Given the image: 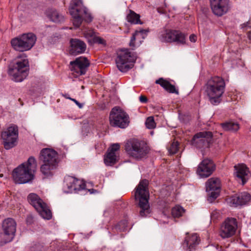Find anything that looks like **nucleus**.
Returning <instances> with one entry per match:
<instances>
[{"instance_id": "f257e3e1", "label": "nucleus", "mask_w": 251, "mask_h": 251, "mask_svg": "<svg viewBox=\"0 0 251 251\" xmlns=\"http://www.w3.org/2000/svg\"><path fill=\"white\" fill-rule=\"evenodd\" d=\"M225 87V82L222 77L211 76L206 80L203 86L204 95L212 104L217 105L221 102Z\"/></svg>"}, {"instance_id": "f03ea898", "label": "nucleus", "mask_w": 251, "mask_h": 251, "mask_svg": "<svg viewBox=\"0 0 251 251\" xmlns=\"http://www.w3.org/2000/svg\"><path fill=\"white\" fill-rule=\"evenodd\" d=\"M36 167L35 159L33 157H30L27 162L22 163L13 170L12 176L14 182L23 184L32 180Z\"/></svg>"}, {"instance_id": "7ed1b4c3", "label": "nucleus", "mask_w": 251, "mask_h": 251, "mask_svg": "<svg viewBox=\"0 0 251 251\" xmlns=\"http://www.w3.org/2000/svg\"><path fill=\"white\" fill-rule=\"evenodd\" d=\"M69 12L72 16L73 25L78 27L82 21L92 22L93 18L87 8L84 6L82 0H72L69 7Z\"/></svg>"}, {"instance_id": "20e7f679", "label": "nucleus", "mask_w": 251, "mask_h": 251, "mask_svg": "<svg viewBox=\"0 0 251 251\" xmlns=\"http://www.w3.org/2000/svg\"><path fill=\"white\" fill-rule=\"evenodd\" d=\"M148 181L143 179L140 181L135 192V198L139 201V206L140 208V216L146 217L151 213L149 204V193L148 190Z\"/></svg>"}, {"instance_id": "39448f33", "label": "nucleus", "mask_w": 251, "mask_h": 251, "mask_svg": "<svg viewBox=\"0 0 251 251\" xmlns=\"http://www.w3.org/2000/svg\"><path fill=\"white\" fill-rule=\"evenodd\" d=\"M125 150L130 157L139 160L146 157L150 148L144 141L130 139L126 143Z\"/></svg>"}, {"instance_id": "423d86ee", "label": "nucleus", "mask_w": 251, "mask_h": 251, "mask_svg": "<svg viewBox=\"0 0 251 251\" xmlns=\"http://www.w3.org/2000/svg\"><path fill=\"white\" fill-rule=\"evenodd\" d=\"M28 61L26 57H18L12 66L9 67L8 74L15 82H21L28 75Z\"/></svg>"}, {"instance_id": "0eeeda50", "label": "nucleus", "mask_w": 251, "mask_h": 251, "mask_svg": "<svg viewBox=\"0 0 251 251\" xmlns=\"http://www.w3.org/2000/svg\"><path fill=\"white\" fill-rule=\"evenodd\" d=\"M36 41L35 35L28 33L12 39L11 44L15 50L23 52L30 50L34 45Z\"/></svg>"}, {"instance_id": "6e6552de", "label": "nucleus", "mask_w": 251, "mask_h": 251, "mask_svg": "<svg viewBox=\"0 0 251 251\" xmlns=\"http://www.w3.org/2000/svg\"><path fill=\"white\" fill-rule=\"evenodd\" d=\"M19 129L17 125L11 124L5 130L1 132V138L3 140L4 148L9 150L14 147L17 142Z\"/></svg>"}, {"instance_id": "1a4fd4ad", "label": "nucleus", "mask_w": 251, "mask_h": 251, "mask_svg": "<svg viewBox=\"0 0 251 251\" xmlns=\"http://www.w3.org/2000/svg\"><path fill=\"white\" fill-rule=\"evenodd\" d=\"M27 200L44 219L50 220L52 218L51 212L47 204L37 194H29L27 196Z\"/></svg>"}, {"instance_id": "9d476101", "label": "nucleus", "mask_w": 251, "mask_h": 251, "mask_svg": "<svg viewBox=\"0 0 251 251\" xmlns=\"http://www.w3.org/2000/svg\"><path fill=\"white\" fill-rule=\"evenodd\" d=\"M109 122L112 126L125 128L128 124V115L119 107H115L110 113Z\"/></svg>"}, {"instance_id": "9b49d317", "label": "nucleus", "mask_w": 251, "mask_h": 251, "mask_svg": "<svg viewBox=\"0 0 251 251\" xmlns=\"http://www.w3.org/2000/svg\"><path fill=\"white\" fill-rule=\"evenodd\" d=\"M86 184L81 180L70 176L64 177L63 190L65 193H78L85 188Z\"/></svg>"}, {"instance_id": "f8f14e48", "label": "nucleus", "mask_w": 251, "mask_h": 251, "mask_svg": "<svg viewBox=\"0 0 251 251\" xmlns=\"http://www.w3.org/2000/svg\"><path fill=\"white\" fill-rule=\"evenodd\" d=\"M90 66L88 59L83 56H80L71 61L69 69L75 77L86 74L88 68Z\"/></svg>"}, {"instance_id": "ddd939ff", "label": "nucleus", "mask_w": 251, "mask_h": 251, "mask_svg": "<svg viewBox=\"0 0 251 251\" xmlns=\"http://www.w3.org/2000/svg\"><path fill=\"white\" fill-rule=\"evenodd\" d=\"M133 58L131 52L126 50H121L118 53L116 58V64L118 69L122 72H126L132 67Z\"/></svg>"}, {"instance_id": "4468645a", "label": "nucleus", "mask_w": 251, "mask_h": 251, "mask_svg": "<svg viewBox=\"0 0 251 251\" xmlns=\"http://www.w3.org/2000/svg\"><path fill=\"white\" fill-rule=\"evenodd\" d=\"M159 38L164 42H176L180 44H184L186 35L179 30H165L161 32Z\"/></svg>"}, {"instance_id": "2eb2a0df", "label": "nucleus", "mask_w": 251, "mask_h": 251, "mask_svg": "<svg viewBox=\"0 0 251 251\" xmlns=\"http://www.w3.org/2000/svg\"><path fill=\"white\" fill-rule=\"evenodd\" d=\"M212 137L213 134L211 131L200 132L193 136L191 143L197 148H207L212 141Z\"/></svg>"}, {"instance_id": "dca6fc26", "label": "nucleus", "mask_w": 251, "mask_h": 251, "mask_svg": "<svg viewBox=\"0 0 251 251\" xmlns=\"http://www.w3.org/2000/svg\"><path fill=\"white\" fill-rule=\"evenodd\" d=\"M237 227L236 219L234 218H227L221 226L220 236L223 238H229L235 234Z\"/></svg>"}, {"instance_id": "f3484780", "label": "nucleus", "mask_w": 251, "mask_h": 251, "mask_svg": "<svg viewBox=\"0 0 251 251\" xmlns=\"http://www.w3.org/2000/svg\"><path fill=\"white\" fill-rule=\"evenodd\" d=\"M213 13L218 16H222L229 10L228 0H210Z\"/></svg>"}, {"instance_id": "a211bd4d", "label": "nucleus", "mask_w": 251, "mask_h": 251, "mask_svg": "<svg viewBox=\"0 0 251 251\" xmlns=\"http://www.w3.org/2000/svg\"><path fill=\"white\" fill-rule=\"evenodd\" d=\"M215 170L213 162L209 159H205L199 165L197 171L198 175L201 177L210 176Z\"/></svg>"}, {"instance_id": "6ab92c4d", "label": "nucleus", "mask_w": 251, "mask_h": 251, "mask_svg": "<svg viewBox=\"0 0 251 251\" xmlns=\"http://www.w3.org/2000/svg\"><path fill=\"white\" fill-rule=\"evenodd\" d=\"M57 158V153L52 149H43L40 152V159L44 163L58 165Z\"/></svg>"}, {"instance_id": "aec40b11", "label": "nucleus", "mask_w": 251, "mask_h": 251, "mask_svg": "<svg viewBox=\"0 0 251 251\" xmlns=\"http://www.w3.org/2000/svg\"><path fill=\"white\" fill-rule=\"evenodd\" d=\"M250 200L251 195L247 192H243L228 198L226 199V201L230 206L237 207L245 204Z\"/></svg>"}, {"instance_id": "412c9836", "label": "nucleus", "mask_w": 251, "mask_h": 251, "mask_svg": "<svg viewBox=\"0 0 251 251\" xmlns=\"http://www.w3.org/2000/svg\"><path fill=\"white\" fill-rule=\"evenodd\" d=\"M234 175L236 180L244 185L249 178L250 171L247 166L240 164L234 166Z\"/></svg>"}, {"instance_id": "4be33fe9", "label": "nucleus", "mask_w": 251, "mask_h": 251, "mask_svg": "<svg viewBox=\"0 0 251 251\" xmlns=\"http://www.w3.org/2000/svg\"><path fill=\"white\" fill-rule=\"evenodd\" d=\"M206 191L210 192V197L216 199L219 195V190L221 188V181L219 178L212 177L209 179L206 183Z\"/></svg>"}, {"instance_id": "5701e85b", "label": "nucleus", "mask_w": 251, "mask_h": 251, "mask_svg": "<svg viewBox=\"0 0 251 251\" xmlns=\"http://www.w3.org/2000/svg\"><path fill=\"white\" fill-rule=\"evenodd\" d=\"M69 53L73 55H76L85 52L86 49L85 43L78 39H72L70 40Z\"/></svg>"}, {"instance_id": "b1692460", "label": "nucleus", "mask_w": 251, "mask_h": 251, "mask_svg": "<svg viewBox=\"0 0 251 251\" xmlns=\"http://www.w3.org/2000/svg\"><path fill=\"white\" fill-rule=\"evenodd\" d=\"M2 228L4 234L9 236V241H11L16 230V223L14 220L10 218L5 219L2 223Z\"/></svg>"}, {"instance_id": "393cba45", "label": "nucleus", "mask_w": 251, "mask_h": 251, "mask_svg": "<svg viewBox=\"0 0 251 251\" xmlns=\"http://www.w3.org/2000/svg\"><path fill=\"white\" fill-rule=\"evenodd\" d=\"M200 237L197 233L189 234L187 233L183 243V247L186 248L188 251H192L195 250L196 247L199 244Z\"/></svg>"}, {"instance_id": "a878e982", "label": "nucleus", "mask_w": 251, "mask_h": 251, "mask_svg": "<svg viewBox=\"0 0 251 251\" xmlns=\"http://www.w3.org/2000/svg\"><path fill=\"white\" fill-rule=\"evenodd\" d=\"M147 32L144 29L136 31L131 38L129 46L131 47L139 46L146 37Z\"/></svg>"}, {"instance_id": "bb28decb", "label": "nucleus", "mask_w": 251, "mask_h": 251, "mask_svg": "<svg viewBox=\"0 0 251 251\" xmlns=\"http://www.w3.org/2000/svg\"><path fill=\"white\" fill-rule=\"evenodd\" d=\"M156 84H159L161 87L165 89L168 92L171 93H178L176 90L175 86L170 83V82L163 78H160L155 81Z\"/></svg>"}, {"instance_id": "cd10ccee", "label": "nucleus", "mask_w": 251, "mask_h": 251, "mask_svg": "<svg viewBox=\"0 0 251 251\" xmlns=\"http://www.w3.org/2000/svg\"><path fill=\"white\" fill-rule=\"evenodd\" d=\"M57 167V165H52L44 163L40 168V170L45 177H49L53 176V171Z\"/></svg>"}, {"instance_id": "c85d7f7f", "label": "nucleus", "mask_w": 251, "mask_h": 251, "mask_svg": "<svg viewBox=\"0 0 251 251\" xmlns=\"http://www.w3.org/2000/svg\"><path fill=\"white\" fill-rule=\"evenodd\" d=\"M46 14L50 20L54 22H61L64 20V17L55 10L49 9L46 12Z\"/></svg>"}, {"instance_id": "c756f323", "label": "nucleus", "mask_w": 251, "mask_h": 251, "mask_svg": "<svg viewBox=\"0 0 251 251\" xmlns=\"http://www.w3.org/2000/svg\"><path fill=\"white\" fill-rule=\"evenodd\" d=\"M118 161L117 156L114 152H108L104 156V162L107 166H112Z\"/></svg>"}, {"instance_id": "7c9ffc66", "label": "nucleus", "mask_w": 251, "mask_h": 251, "mask_svg": "<svg viewBox=\"0 0 251 251\" xmlns=\"http://www.w3.org/2000/svg\"><path fill=\"white\" fill-rule=\"evenodd\" d=\"M140 16L139 14H137L133 11L130 10L129 14H128L126 16V20L128 22L131 24H142V23L140 20Z\"/></svg>"}, {"instance_id": "2f4dec72", "label": "nucleus", "mask_w": 251, "mask_h": 251, "mask_svg": "<svg viewBox=\"0 0 251 251\" xmlns=\"http://www.w3.org/2000/svg\"><path fill=\"white\" fill-rule=\"evenodd\" d=\"M221 125L226 131H236L239 128V125L237 123L230 121L222 123Z\"/></svg>"}, {"instance_id": "473e14b6", "label": "nucleus", "mask_w": 251, "mask_h": 251, "mask_svg": "<svg viewBox=\"0 0 251 251\" xmlns=\"http://www.w3.org/2000/svg\"><path fill=\"white\" fill-rule=\"evenodd\" d=\"M128 225L127 220L124 219L121 221L119 223L113 227L112 229L114 232L125 231L127 228Z\"/></svg>"}, {"instance_id": "72a5a7b5", "label": "nucleus", "mask_w": 251, "mask_h": 251, "mask_svg": "<svg viewBox=\"0 0 251 251\" xmlns=\"http://www.w3.org/2000/svg\"><path fill=\"white\" fill-rule=\"evenodd\" d=\"M184 209L179 205H176L172 209V216L175 218H179L184 213Z\"/></svg>"}, {"instance_id": "f704fd0d", "label": "nucleus", "mask_w": 251, "mask_h": 251, "mask_svg": "<svg viewBox=\"0 0 251 251\" xmlns=\"http://www.w3.org/2000/svg\"><path fill=\"white\" fill-rule=\"evenodd\" d=\"M222 218L221 213L217 210H214L211 213V219L213 222H217Z\"/></svg>"}, {"instance_id": "c9c22d12", "label": "nucleus", "mask_w": 251, "mask_h": 251, "mask_svg": "<svg viewBox=\"0 0 251 251\" xmlns=\"http://www.w3.org/2000/svg\"><path fill=\"white\" fill-rule=\"evenodd\" d=\"M145 124L146 127L149 129H153L156 126V124L154 122V118L151 116L147 118Z\"/></svg>"}, {"instance_id": "e433bc0d", "label": "nucleus", "mask_w": 251, "mask_h": 251, "mask_svg": "<svg viewBox=\"0 0 251 251\" xmlns=\"http://www.w3.org/2000/svg\"><path fill=\"white\" fill-rule=\"evenodd\" d=\"M178 143L177 141H174L168 148V151L171 154H175L178 150Z\"/></svg>"}, {"instance_id": "4c0bfd02", "label": "nucleus", "mask_w": 251, "mask_h": 251, "mask_svg": "<svg viewBox=\"0 0 251 251\" xmlns=\"http://www.w3.org/2000/svg\"><path fill=\"white\" fill-rule=\"evenodd\" d=\"M95 33V32L92 29H87L84 31V36L88 39L91 38L92 41L96 36Z\"/></svg>"}, {"instance_id": "58836bf2", "label": "nucleus", "mask_w": 251, "mask_h": 251, "mask_svg": "<svg viewBox=\"0 0 251 251\" xmlns=\"http://www.w3.org/2000/svg\"><path fill=\"white\" fill-rule=\"evenodd\" d=\"M120 149V145L118 143L114 144L111 146L109 149L108 150V152H114L116 153V152L119 150Z\"/></svg>"}, {"instance_id": "ea45409f", "label": "nucleus", "mask_w": 251, "mask_h": 251, "mask_svg": "<svg viewBox=\"0 0 251 251\" xmlns=\"http://www.w3.org/2000/svg\"><path fill=\"white\" fill-rule=\"evenodd\" d=\"M89 41L91 42L92 43H98L100 44H103L104 43V40L102 38L96 36L94 37V39L92 41L90 40Z\"/></svg>"}, {"instance_id": "a19ab883", "label": "nucleus", "mask_w": 251, "mask_h": 251, "mask_svg": "<svg viewBox=\"0 0 251 251\" xmlns=\"http://www.w3.org/2000/svg\"><path fill=\"white\" fill-rule=\"evenodd\" d=\"M66 99H69L72 101H74L79 108H81L82 107V104L79 103L77 100L75 99L71 98L70 97H66Z\"/></svg>"}, {"instance_id": "79ce46f5", "label": "nucleus", "mask_w": 251, "mask_h": 251, "mask_svg": "<svg viewBox=\"0 0 251 251\" xmlns=\"http://www.w3.org/2000/svg\"><path fill=\"white\" fill-rule=\"evenodd\" d=\"M140 101L142 103H146L148 101L147 98L143 95H141L139 97Z\"/></svg>"}, {"instance_id": "37998d69", "label": "nucleus", "mask_w": 251, "mask_h": 251, "mask_svg": "<svg viewBox=\"0 0 251 251\" xmlns=\"http://www.w3.org/2000/svg\"><path fill=\"white\" fill-rule=\"evenodd\" d=\"M190 40L192 42H195L197 40V36L194 34H192L189 37Z\"/></svg>"}, {"instance_id": "c03bdc74", "label": "nucleus", "mask_w": 251, "mask_h": 251, "mask_svg": "<svg viewBox=\"0 0 251 251\" xmlns=\"http://www.w3.org/2000/svg\"><path fill=\"white\" fill-rule=\"evenodd\" d=\"M32 220V216H28L27 217V219H26V221L27 223H30L31 222V221Z\"/></svg>"}, {"instance_id": "a18cd8bd", "label": "nucleus", "mask_w": 251, "mask_h": 251, "mask_svg": "<svg viewBox=\"0 0 251 251\" xmlns=\"http://www.w3.org/2000/svg\"><path fill=\"white\" fill-rule=\"evenodd\" d=\"M248 25H249V22L244 23L241 25V28H243L244 27H246V26H247Z\"/></svg>"}, {"instance_id": "49530a36", "label": "nucleus", "mask_w": 251, "mask_h": 251, "mask_svg": "<svg viewBox=\"0 0 251 251\" xmlns=\"http://www.w3.org/2000/svg\"><path fill=\"white\" fill-rule=\"evenodd\" d=\"M248 37L250 40H251V31L248 33Z\"/></svg>"}, {"instance_id": "de8ad7c7", "label": "nucleus", "mask_w": 251, "mask_h": 251, "mask_svg": "<svg viewBox=\"0 0 251 251\" xmlns=\"http://www.w3.org/2000/svg\"><path fill=\"white\" fill-rule=\"evenodd\" d=\"M64 97L66 98V97H69L68 94H66L64 95Z\"/></svg>"}, {"instance_id": "09e8293b", "label": "nucleus", "mask_w": 251, "mask_h": 251, "mask_svg": "<svg viewBox=\"0 0 251 251\" xmlns=\"http://www.w3.org/2000/svg\"><path fill=\"white\" fill-rule=\"evenodd\" d=\"M2 176H3V175H2V174H0V177H2Z\"/></svg>"}]
</instances>
